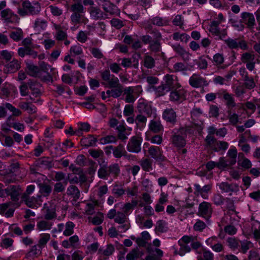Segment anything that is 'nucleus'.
Returning a JSON list of instances; mask_svg holds the SVG:
<instances>
[{"label":"nucleus","mask_w":260,"mask_h":260,"mask_svg":"<svg viewBox=\"0 0 260 260\" xmlns=\"http://www.w3.org/2000/svg\"><path fill=\"white\" fill-rule=\"evenodd\" d=\"M85 10L82 4V0H73L70 7V11L72 13H85Z\"/></svg>","instance_id":"28"},{"label":"nucleus","mask_w":260,"mask_h":260,"mask_svg":"<svg viewBox=\"0 0 260 260\" xmlns=\"http://www.w3.org/2000/svg\"><path fill=\"white\" fill-rule=\"evenodd\" d=\"M228 245L229 247L233 250H236L240 246V242L237 239L233 237H230L227 239Z\"/></svg>","instance_id":"53"},{"label":"nucleus","mask_w":260,"mask_h":260,"mask_svg":"<svg viewBox=\"0 0 260 260\" xmlns=\"http://www.w3.org/2000/svg\"><path fill=\"white\" fill-rule=\"evenodd\" d=\"M98 175L99 178L103 179H107L110 176L108 167L103 166L98 171Z\"/></svg>","instance_id":"52"},{"label":"nucleus","mask_w":260,"mask_h":260,"mask_svg":"<svg viewBox=\"0 0 260 260\" xmlns=\"http://www.w3.org/2000/svg\"><path fill=\"white\" fill-rule=\"evenodd\" d=\"M22 8L18 9V14L22 17L26 15H37L41 11L40 4L36 1L32 2L28 0L24 1L22 4Z\"/></svg>","instance_id":"4"},{"label":"nucleus","mask_w":260,"mask_h":260,"mask_svg":"<svg viewBox=\"0 0 260 260\" xmlns=\"http://www.w3.org/2000/svg\"><path fill=\"white\" fill-rule=\"evenodd\" d=\"M88 22V19L85 17V13H72L70 16V23L74 26L71 27V29L74 30L79 26L75 27L77 25L86 24Z\"/></svg>","instance_id":"13"},{"label":"nucleus","mask_w":260,"mask_h":260,"mask_svg":"<svg viewBox=\"0 0 260 260\" xmlns=\"http://www.w3.org/2000/svg\"><path fill=\"white\" fill-rule=\"evenodd\" d=\"M100 75L103 82V85L106 87H115L118 85V78L113 75H111L109 70L101 71Z\"/></svg>","instance_id":"9"},{"label":"nucleus","mask_w":260,"mask_h":260,"mask_svg":"<svg viewBox=\"0 0 260 260\" xmlns=\"http://www.w3.org/2000/svg\"><path fill=\"white\" fill-rule=\"evenodd\" d=\"M189 84L192 87L198 88L207 86L209 83L205 78L199 74H193L189 79Z\"/></svg>","instance_id":"14"},{"label":"nucleus","mask_w":260,"mask_h":260,"mask_svg":"<svg viewBox=\"0 0 260 260\" xmlns=\"http://www.w3.org/2000/svg\"><path fill=\"white\" fill-rule=\"evenodd\" d=\"M113 155L116 158H121L122 156L127 155V152L125 149L124 146L122 144H119L116 146H113Z\"/></svg>","instance_id":"32"},{"label":"nucleus","mask_w":260,"mask_h":260,"mask_svg":"<svg viewBox=\"0 0 260 260\" xmlns=\"http://www.w3.org/2000/svg\"><path fill=\"white\" fill-rule=\"evenodd\" d=\"M178 244L180 248L177 253L180 256H183L186 253L190 252L191 248L197 250L202 246L201 242L197 240L196 237L187 235L183 236L180 238L178 241Z\"/></svg>","instance_id":"2"},{"label":"nucleus","mask_w":260,"mask_h":260,"mask_svg":"<svg viewBox=\"0 0 260 260\" xmlns=\"http://www.w3.org/2000/svg\"><path fill=\"white\" fill-rule=\"evenodd\" d=\"M180 85L176 76L167 74L164 77L161 84L157 87H154V90L156 95L160 96L177 87H180Z\"/></svg>","instance_id":"1"},{"label":"nucleus","mask_w":260,"mask_h":260,"mask_svg":"<svg viewBox=\"0 0 260 260\" xmlns=\"http://www.w3.org/2000/svg\"><path fill=\"white\" fill-rule=\"evenodd\" d=\"M56 32L55 35V38L58 41H63L68 38V35L66 31L61 29L60 26L56 27Z\"/></svg>","instance_id":"58"},{"label":"nucleus","mask_w":260,"mask_h":260,"mask_svg":"<svg viewBox=\"0 0 260 260\" xmlns=\"http://www.w3.org/2000/svg\"><path fill=\"white\" fill-rule=\"evenodd\" d=\"M227 154L228 157V160L230 162V165H233L235 164L237 155V151L236 148L232 146L229 150Z\"/></svg>","instance_id":"43"},{"label":"nucleus","mask_w":260,"mask_h":260,"mask_svg":"<svg viewBox=\"0 0 260 260\" xmlns=\"http://www.w3.org/2000/svg\"><path fill=\"white\" fill-rule=\"evenodd\" d=\"M7 71L9 73H14L21 68V62L16 59H13L5 66Z\"/></svg>","instance_id":"35"},{"label":"nucleus","mask_w":260,"mask_h":260,"mask_svg":"<svg viewBox=\"0 0 260 260\" xmlns=\"http://www.w3.org/2000/svg\"><path fill=\"white\" fill-rule=\"evenodd\" d=\"M61 245L65 248H76L79 245V238L77 235L70 237L69 239L62 241Z\"/></svg>","instance_id":"25"},{"label":"nucleus","mask_w":260,"mask_h":260,"mask_svg":"<svg viewBox=\"0 0 260 260\" xmlns=\"http://www.w3.org/2000/svg\"><path fill=\"white\" fill-rule=\"evenodd\" d=\"M142 138L136 135L133 136L128 142L126 146L127 150L132 153H139L141 150Z\"/></svg>","instance_id":"11"},{"label":"nucleus","mask_w":260,"mask_h":260,"mask_svg":"<svg viewBox=\"0 0 260 260\" xmlns=\"http://www.w3.org/2000/svg\"><path fill=\"white\" fill-rule=\"evenodd\" d=\"M218 97L222 99L228 110H232L236 106L233 95L228 92L226 89H222L217 92Z\"/></svg>","instance_id":"10"},{"label":"nucleus","mask_w":260,"mask_h":260,"mask_svg":"<svg viewBox=\"0 0 260 260\" xmlns=\"http://www.w3.org/2000/svg\"><path fill=\"white\" fill-rule=\"evenodd\" d=\"M109 88H113L112 89V97L113 98H119L123 92L122 86L119 82L118 80V85L115 87H109Z\"/></svg>","instance_id":"51"},{"label":"nucleus","mask_w":260,"mask_h":260,"mask_svg":"<svg viewBox=\"0 0 260 260\" xmlns=\"http://www.w3.org/2000/svg\"><path fill=\"white\" fill-rule=\"evenodd\" d=\"M14 52L7 50H3L0 51V59L5 60L7 62L10 61L13 56Z\"/></svg>","instance_id":"57"},{"label":"nucleus","mask_w":260,"mask_h":260,"mask_svg":"<svg viewBox=\"0 0 260 260\" xmlns=\"http://www.w3.org/2000/svg\"><path fill=\"white\" fill-rule=\"evenodd\" d=\"M18 54L21 57H24L26 55H30L34 58H36L37 56V52L32 50V48L30 47L19 48L18 50Z\"/></svg>","instance_id":"34"},{"label":"nucleus","mask_w":260,"mask_h":260,"mask_svg":"<svg viewBox=\"0 0 260 260\" xmlns=\"http://www.w3.org/2000/svg\"><path fill=\"white\" fill-rule=\"evenodd\" d=\"M1 16L7 24H17L19 22V16L10 9H6L1 12Z\"/></svg>","instance_id":"12"},{"label":"nucleus","mask_w":260,"mask_h":260,"mask_svg":"<svg viewBox=\"0 0 260 260\" xmlns=\"http://www.w3.org/2000/svg\"><path fill=\"white\" fill-rule=\"evenodd\" d=\"M213 209L211 203L204 201L199 205L198 214L200 216L208 220L211 217Z\"/></svg>","instance_id":"16"},{"label":"nucleus","mask_w":260,"mask_h":260,"mask_svg":"<svg viewBox=\"0 0 260 260\" xmlns=\"http://www.w3.org/2000/svg\"><path fill=\"white\" fill-rule=\"evenodd\" d=\"M241 22L246 25L248 28H253L255 24L253 14L247 12H242L241 14Z\"/></svg>","instance_id":"23"},{"label":"nucleus","mask_w":260,"mask_h":260,"mask_svg":"<svg viewBox=\"0 0 260 260\" xmlns=\"http://www.w3.org/2000/svg\"><path fill=\"white\" fill-rule=\"evenodd\" d=\"M137 109L139 113L145 114L147 117H150L153 113L151 105L144 101L139 102Z\"/></svg>","instance_id":"26"},{"label":"nucleus","mask_w":260,"mask_h":260,"mask_svg":"<svg viewBox=\"0 0 260 260\" xmlns=\"http://www.w3.org/2000/svg\"><path fill=\"white\" fill-rule=\"evenodd\" d=\"M117 141V138L113 135H107L99 139L100 143L105 145L109 143H116Z\"/></svg>","instance_id":"47"},{"label":"nucleus","mask_w":260,"mask_h":260,"mask_svg":"<svg viewBox=\"0 0 260 260\" xmlns=\"http://www.w3.org/2000/svg\"><path fill=\"white\" fill-rule=\"evenodd\" d=\"M39 65V67L41 70V74H42V71L47 73L46 76L42 77V79L44 80H49L51 79V77L50 75L48 73V71L50 68V66L44 61L40 62Z\"/></svg>","instance_id":"45"},{"label":"nucleus","mask_w":260,"mask_h":260,"mask_svg":"<svg viewBox=\"0 0 260 260\" xmlns=\"http://www.w3.org/2000/svg\"><path fill=\"white\" fill-rule=\"evenodd\" d=\"M205 141L209 147L215 151H218L216 147L217 141L214 136L208 135L205 139Z\"/></svg>","instance_id":"50"},{"label":"nucleus","mask_w":260,"mask_h":260,"mask_svg":"<svg viewBox=\"0 0 260 260\" xmlns=\"http://www.w3.org/2000/svg\"><path fill=\"white\" fill-rule=\"evenodd\" d=\"M89 51L94 57L97 59H106L102 51L98 48L93 47L89 48Z\"/></svg>","instance_id":"59"},{"label":"nucleus","mask_w":260,"mask_h":260,"mask_svg":"<svg viewBox=\"0 0 260 260\" xmlns=\"http://www.w3.org/2000/svg\"><path fill=\"white\" fill-rule=\"evenodd\" d=\"M103 8L105 12L111 15H118L120 14V10L118 7L110 2H105L103 5Z\"/></svg>","instance_id":"30"},{"label":"nucleus","mask_w":260,"mask_h":260,"mask_svg":"<svg viewBox=\"0 0 260 260\" xmlns=\"http://www.w3.org/2000/svg\"><path fill=\"white\" fill-rule=\"evenodd\" d=\"M110 175L114 177H117L120 173V169L117 164H114L108 167Z\"/></svg>","instance_id":"61"},{"label":"nucleus","mask_w":260,"mask_h":260,"mask_svg":"<svg viewBox=\"0 0 260 260\" xmlns=\"http://www.w3.org/2000/svg\"><path fill=\"white\" fill-rule=\"evenodd\" d=\"M27 72L29 75L35 77H39L42 79L41 74V70L37 66L35 65L32 63L26 62Z\"/></svg>","instance_id":"29"},{"label":"nucleus","mask_w":260,"mask_h":260,"mask_svg":"<svg viewBox=\"0 0 260 260\" xmlns=\"http://www.w3.org/2000/svg\"><path fill=\"white\" fill-rule=\"evenodd\" d=\"M41 196L37 195L36 197L26 196V195H22L21 201L24 202L25 204L29 207L31 208H37L38 206L41 205L42 201L41 200Z\"/></svg>","instance_id":"18"},{"label":"nucleus","mask_w":260,"mask_h":260,"mask_svg":"<svg viewBox=\"0 0 260 260\" xmlns=\"http://www.w3.org/2000/svg\"><path fill=\"white\" fill-rule=\"evenodd\" d=\"M49 220L43 219L38 221L37 222L36 229L39 231L49 230L52 228L53 225Z\"/></svg>","instance_id":"36"},{"label":"nucleus","mask_w":260,"mask_h":260,"mask_svg":"<svg viewBox=\"0 0 260 260\" xmlns=\"http://www.w3.org/2000/svg\"><path fill=\"white\" fill-rule=\"evenodd\" d=\"M142 91L141 85L125 87L122 92L123 95L125 96V102L127 103H134Z\"/></svg>","instance_id":"6"},{"label":"nucleus","mask_w":260,"mask_h":260,"mask_svg":"<svg viewBox=\"0 0 260 260\" xmlns=\"http://www.w3.org/2000/svg\"><path fill=\"white\" fill-rule=\"evenodd\" d=\"M148 151L151 157L157 160L163 161L166 159L159 147L151 146L149 148Z\"/></svg>","instance_id":"24"},{"label":"nucleus","mask_w":260,"mask_h":260,"mask_svg":"<svg viewBox=\"0 0 260 260\" xmlns=\"http://www.w3.org/2000/svg\"><path fill=\"white\" fill-rule=\"evenodd\" d=\"M8 196L10 197L11 202H13L14 206L16 207H19L22 201L20 200V195L22 193V190L20 185H11L7 187Z\"/></svg>","instance_id":"7"},{"label":"nucleus","mask_w":260,"mask_h":260,"mask_svg":"<svg viewBox=\"0 0 260 260\" xmlns=\"http://www.w3.org/2000/svg\"><path fill=\"white\" fill-rule=\"evenodd\" d=\"M64 229L63 235L65 236H70L74 233L75 224L72 221H68L64 224Z\"/></svg>","instance_id":"46"},{"label":"nucleus","mask_w":260,"mask_h":260,"mask_svg":"<svg viewBox=\"0 0 260 260\" xmlns=\"http://www.w3.org/2000/svg\"><path fill=\"white\" fill-rule=\"evenodd\" d=\"M213 62L215 66L219 67L224 62L223 55L220 53H216L213 56Z\"/></svg>","instance_id":"64"},{"label":"nucleus","mask_w":260,"mask_h":260,"mask_svg":"<svg viewBox=\"0 0 260 260\" xmlns=\"http://www.w3.org/2000/svg\"><path fill=\"white\" fill-rule=\"evenodd\" d=\"M162 117L166 121L172 123L176 121V113L172 108L166 109L162 113Z\"/></svg>","instance_id":"27"},{"label":"nucleus","mask_w":260,"mask_h":260,"mask_svg":"<svg viewBox=\"0 0 260 260\" xmlns=\"http://www.w3.org/2000/svg\"><path fill=\"white\" fill-rule=\"evenodd\" d=\"M152 160L149 158H143L140 161L142 169L146 172H150L153 170Z\"/></svg>","instance_id":"42"},{"label":"nucleus","mask_w":260,"mask_h":260,"mask_svg":"<svg viewBox=\"0 0 260 260\" xmlns=\"http://www.w3.org/2000/svg\"><path fill=\"white\" fill-rule=\"evenodd\" d=\"M41 249L38 248L37 245L32 246L29 251L26 254V257L27 258H33L37 256L41 252Z\"/></svg>","instance_id":"48"},{"label":"nucleus","mask_w":260,"mask_h":260,"mask_svg":"<svg viewBox=\"0 0 260 260\" xmlns=\"http://www.w3.org/2000/svg\"><path fill=\"white\" fill-rule=\"evenodd\" d=\"M47 24L45 20L38 18L35 21L34 27L36 30L41 31L46 28Z\"/></svg>","instance_id":"44"},{"label":"nucleus","mask_w":260,"mask_h":260,"mask_svg":"<svg viewBox=\"0 0 260 260\" xmlns=\"http://www.w3.org/2000/svg\"><path fill=\"white\" fill-rule=\"evenodd\" d=\"M90 13L91 17L95 20L103 17V12L100 9L96 7H92Z\"/></svg>","instance_id":"56"},{"label":"nucleus","mask_w":260,"mask_h":260,"mask_svg":"<svg viewBox=\"0 0 260 260\" xmlns=\"http://www.w3.org/2000/svg\"><path fill=\"white\" fill-rule=\"evenodd\" d=\"M228 113L229 122L233 125L236 126L239 122V116L236 113H232L231 110H228Z\"/></svg>","instance_id":"62"},{"label":"nucleus","mask_w":260,"mask_h":260,"mask_svg":"<svg viewBox=\"0 0 260 260\" xmlns=\"http://www.w3.org/2000/svg\"><path fill=\"white\" fill-rule=\"evenodd\" d=\"M9 36L13 41L18 42L23 39V31L20 28H14L10 32Z\"/></svg>","instance_id":"37"},{"label":"nucleus","mask_w":260,"mask_h":260,"mask_svg":"<svg viewBox=\"0 0 260 260\" xmlns=\"http://www.w3.org/2000/svg\"><path fill=\"white\" fill-rule=\"evenodd\" d=\"M18 207L14 206L13 202L10 201L0 204V214L5 216L7 218L13 216L14 211Z\"/></svg>","instance_id":"17"},{"label":"nucleus","mask_w":260,"mask_h":260,"mask_svg":"<svg viewBox=\"0 0 260 260\" xmlns=\"http://www.w3.org/2000/svg\"><path fill=\"white\" fill-rule=\"evenodd\" d=\"M194 194L197 196H201L204 199H207L209 197V193L212 189L211 184H206L203 187H201L198 184H194Z\"/></svg>","instance_id":"19"},{"label":"nucleus","mask_w":260,"mask_h":260,"mask_svg":"<svg viewBox=\"0 0 260 260\" xmlns=\"http://www.w3.org/2000/svg\"><path fill=\"white\" fill-rule=\"evenodd\" d=\"M151 21L153 24L158 26L167 25L168 21L165 19L156 16L151 19Z\"/></svg>","instance_id":"60"},{"label":"nucleus","mask_w":260,"mask_h":260,"mask_svg":"<svg viewBox=\"0 0 260 260\" xmlns=\"http://www.w3.org/2000/svg\"><path fill=\"white\" fill-rule=\"evenodd\" d=\"M138 201L135 200L132 201L131 203H126L122 205L121 207V212L127 217L134 209L135 207L137 206Z\"/></svg>","instance_id":"31"},{"label":"nucleus","mask_w":260,"mask_h":260,"mask_svg":"<svg viewBox=\"0 0 260 260\" xmlns=\"http://www.w3.org/2000/svg\"><path fill=\"white\" fill-rule=\"evenodd\" d=\"M217 186L222 193H229L230 196L233 192L239 191V186L236 183H229L227 182H222L217 184Z\"/></svg>","instance_id":"20"},{"label":"nucleus","mask_w":260,"mask_h":260,"mask_svg":"<svg viewBox=\"0 0 260 260\" xmlns=\"http://www.w3.org/2000/svg\"><path fill=\"white\" fill-rule=\"evenodd\" d=\"M114 222L119 223H123L124 222H129L127 216L122 213L121 211H117L115 219Z\"/></svg>","instance_id":"54"},{"label":"nucleus","mask_w":260,"mask_h":260,"mask_svg":"<svg viewBox=\"0 0 260 260\" xmlns=\"http://www.w3.org/2000/svg\"><path fill=\"white\" fill-rule=\"evenodd\" d=\"M39 186V192L41 193V197H48L50 195L52 191V188L49 184L45 183H40Z\"/></svg>","instance_id":"39"},{"label":"nucleus","mask_w":260,"mask_h":260,"mask_svg":"<svg viewBox=\"0 0 260 260\" xmlns=\"http://www.w3.org/2000/svg\"><path fill=\"white\" fill-rule=\"evenodd\" d=\"M147 116L144 115L143 114L139 113L136 117V124L138 127H144L147 122Z\"/></svg>","instance_id":"49"},{"label":"nucleus","mask_w":260,"mask_h":260,"mask_svg":"<svg viewBox=\"0 0 260 260\" xmlns=\"http://www.w3.org/2000/svg\"><path fill=\"white\" fill-rule=\"evenodd\" d=\"M224 20L223 14L219 13L218 15V20L212 21L209 26V31L213 35L217 36L219 40H223L227 36L226 30L225 29H221L219 27V25Z\"/></svg>","instance_id":"5"},{"label":"nucleus","mask_w":260,"mask_h":260,"mask_svg":"<svg viewBox=\"0 0 260 260\" xmlns=\"http://www.w3.org/2000/svg\"><path fill=\"white\" fill-rule=\"evenodd\" d=\"M240 251L243 253H245L247 252L248 249L252 247L253 244L250 241L247 240H244L243 241H240Z\"/></svg>","instance_id":"55"},{"label":"nucleus","mask_w":260,"mask_h":260,"mask_svg":"<svg viewBox=\"0 0 260 260\" xmlns=\"http://www.w3.org/2000/svg\"><path fill=\"white\" fill-rule=\"evenodd\" d=\"M149 128L151 131L158 133L163 131L164 127L159 119H154L150 121Z\"/></svg>","instance_id":"33"},{"label":"nucleus","mask_w":260,"mask_h":260,"mask_svg":"<svg viewBox=\"0 0 260 260\" xmlns=\"http://www.w3.org/2000/svg\"><path fill=\"white\" fill-rule=\"evenodd\" d=\"M50 239V235L48 233H43L40 235L38 243L37 245L38 248H44Z\"/></svg>","instance_id":"41"},{"label":"nucleus","mask_w":260,"mask_h":260,"mask_svg":"<svg viewBox=\"0 0 260 260\" xmlns=\"http://www.w3.org/2000/svg\"><path fill=\"white\" fill-rule=\"evenodd\" d=\"M171 47L176 53L180 56L184 61H188L190 59L191 54L179 44H171Z\"/></svg>","instance_id":"22"},{"label":"nucleus","mask_w":260,"mask_h":260,"mask_svg":"<svg viewBox=\"0 0 260 260\" xmlns=\"http://www.w3.org/2000/svg\"><path fill=\"white\" fill-rule=\"evenodd\" d=\"M195 128L193 125L180 127L172 137L173 145L177 148L184 147L186 143V137L187 135L193 134Z\"/></svg>","instance_id":"3"},{"label":"nucleus","mask_w":260,"mask_h":260,"mask_svg":"<svg viewBox=\"0 0 260 260\" xmlns=\"http://www.w3.org/2000/svg\"><path fill=\"white\" fill-rule=\"evenodd\" d=\"M224 41L226 45L230 48V49H237L238 48V39H233L232 38H228L226 40L224 39L223 40Z\"/></svg>","instance_id":"63"},{"label":"nucleus","mask_w":260,"mask_h":260,"mask_svg":"<svg viewBox=\"0 0 260 260\" xmlns=\"http://www.w3.org/2000/svg\"><path fill=\"white\" fill-rule=\"evenodd\" d=\"M68 195L71 196L76 201L80 197V192L77 187L74 185H71L68 187L67 190Z\"/></svg>","instance_id":"40"},{"label":"nucleus","mask_w":260,"mask_h":260,"mask_svg":"<svg viewBox=\"0 0 260 260\" xmlns=\"http://www.w3.org/2000/svg\"><path fill=\"white\" fill-rule=\"evenodd\" d=\"M187 96V90L181 85L180 87H177L170 92L169 100L172 102L179 104L185 101Z\"/></svg>","instance_id":"8"},{"label":"nucleus","mask_w":260,"mask_h":260,"mask_svg":"<svg viewBox=\"0 0 260 260\" xmlns=\"http://www.w3.org/2000/svg\"><path fill=\"white\" fill-rule=\"evenodd\" d=\"M43 208L44 216L45 219L50 220L56 218V206L54 204L45 203L44 204Z\"/></svg>","instance_id":"21"},{"label":"nucleus","mask_w":260,"mask_h":260,"mask_svg":"<svg viewBox=\"0 0 260 260\" xmlns=\"http://www.w3.org/2000/svg\"><path fill=\"white\" fill-rule=\"evenodd\" d=\"M240 60L243 63L246 64V68L250 71L255 68V55L253 52H245L241 55Z\"/></svg>","instance_id":"15"},{"label":"nucleus","mask_w":260,"mask_h":260,"mask_svg":"<svg viewBox=\"0 0 260 260\" xmlns=\"http://www.w3.org/2000/svg\"><path fill=\"white\" fill-rule=\"evenodd\" d=\"M97 139L92 135H88L87 137L83 138L81 140V144L83 146L88 147L95 145Z\"/></svg>","instance_id":"38"}]
</instances>
